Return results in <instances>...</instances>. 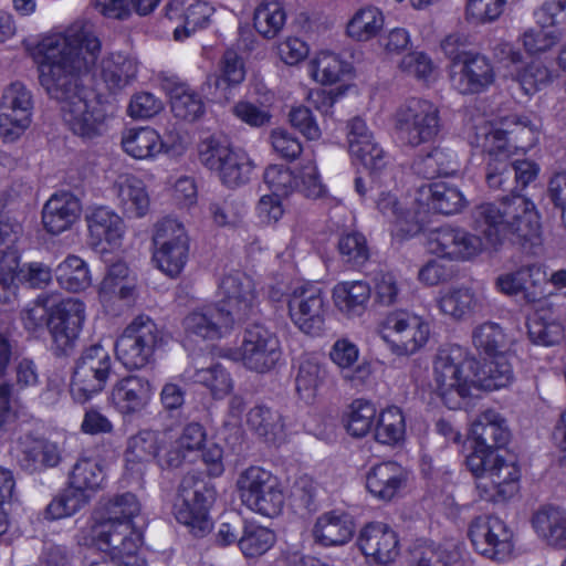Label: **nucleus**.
<instances>
[{"label": "nucleus", "mask_w": 566, "mask_h": 566, "mask_svg": "<svg viewBox=\"0 0 566 566\" xmlns=\"http://www.w3.org/2000/svg\"><path fill=\"white\" fill-rule=\"evenodd\" d=\"M102 44L91 27L74 23L64 32L44 36L36 46L40 83L60 103L64 124L76 136L93 139L106 130L109 118L103 101L80 84L95 65Z\"/></svg>", "instance_id": "nucleus-1"}, {"label": "nucleus", "mask_w": 566, "mask_h": 566, "mask_svg": "<svg viewBox=\"0 0 566 566\" xmlns=\"http://www.w3.org/2000/svg\"><path fill=\"white\" fill-rule=\"evenodd\" d=\"M539 213L528 198L520 195L481 203L472 210V226L479 234L462 228L432 230L427 240L430 253L450 261L465 262L485 248L499 250L505 241L525 245L539 243Z\"/></svg>", "instance_id": "nucleus-2"}, {"label": "nucleus", "mask_w": 566, "mask_h": 566, "mask_svg": "<svg viewBox=\"0 0 566 566\" xmlns=\"http://www.w3.org/2000/svg\"><path fill=\"white\" fill-rule=\"evenodd\" d=\"M532 133L527 117L510 115L500 123L483 122L475 128L472 144L486 154L485 181L491 189H504L512 176L511 144L507 135Z\"/></svg>", "instance_id": "nucleus-3"}, {"label": "nucleus", "mask_w": 566, "mask_h": 566, "mask_svg": "<svg viewBox=\"0 0 566 566\" xmlns=\"http://www.w3.org/2000/svg\"><path fill=\"white\" fill-rule=\"evenodd\" d=\"M476 360L467 348L450 344L441 347L433 360V387L450 409L461 408L476 389Z\"/></svg>", "instance_id": "nucleus-4"}, {"label": "nucleus", "mask_w": 566, "mask_h": 566, "mask_svg": "<svg viewBox=\"0 0 566 566\" xmlns=\"http://www.w3.org/2000/svg\"><path fill=\"white\" fill-rule=\"evenodd\" d=\"M467 465L476 480V489L485 501L506 500L518 489L520 469L499 452L470 453Z\"/></svg>", "instance_id": "nucleus-5"}, {"label": "nucleus", "mask_w": 566, "mask_h": 566, "mask_svg": "<svg viewBox=\"0 0 566 566\" xmlns=\"http://www.w3.org/2000/svg\"><path fill=\"white\" fill-rule=\"evenodd\" d=\"M199 159L229 188L247 184L254 168L244 150L233 148L227 139L217 136H210L200 143Z\"/></svg>", "instance_id": "nucleus-6"}, {"label": "nucleus", "mask_w": 566, "mask_h": 566, "mask_svg": "<svg viewBox=\"0 0 566 566\" xmlns=\"http://www.w3.org/2000/svg\"><path fill=\"white\" fill-rule=\"evenodd\" d=\"M430 333V324L423 316L401 308L387 313L378 326L380 338L397 356L419 352L428 343Z\"/></svg>", "instance_id": "nucleus-7"}, {"label": "nucleus", "mask_w": 566, "mask_h": 566, "mask_svg": "<svg viewBox=\"0 0 566 566\" xmlns=\"http://www.w3.org/2000/svg\"><path fill=\"white\" fill-rule=\"evenodd\" d=\"M235 486L242 504L250 511L266 517H274L282 511L283 490L270 471L251 465L239 473Z\"/></svg>", "instance_id": "nucleus-8"}, {"label": "nucleus", "mask_w": 566, "mask_h": 566, "mask_svg": "<svg viewBox=\"0 0 566 566\" xmlns=\"http://www.w3.org/2000/svg\"><path fill=\"white\" fill-rule=\"evenodd\" d=\"M78 545L94 546L109 555V558L130 562V557H139L137 552L142 545V534L133 523L105 518L88 528H83L76 536Z\"/></svg>", "instance_id": "nucleus-9"}, {"label": "nucleus", "mask_w": 566, "mask_h": 566, "mask_svg": "<svg viewBox=\"0 0 566 566\" xmlns=\"http://www.w3.org/2000/svg\"><path fill=\"white\" fill-rule=\"evenodd\" d=\"M164 343V333L146 315L135 317L115 343L117 359L127 369H140L151 363L154 354Z\"/></svg>", "instance_id": "nucleus-10"}, {"label": "nucleus", "mask_w": 566, "mask_h": 566, "mask_svg": "<svg viewBox=\"0 0 566 566\" xmlns=\"http://www.w3.org/2000/svg\"><path fill=\"white\" fill-rule=\"evenodd\" d=\"M441 128L436 104L423 98H410L395 113V129L401 143L418 147L432 142Z\"/></svg>", "instance_id": "nucleus-11"}, {"label": "nucleus", "mask_w": 566, "mask_h": 566, "mask_svg": "<svg viewBox=\"0 0 566 566\" xmlns=\"http://www.w3.org/2000/svg\"><path fill=\"white\" fill-rule=\"evenodd\" d=\"M212 492L199 474H186L174 502L176 520L189 527L195 536H203L211 530L208 515Z\"/></svg>", "instance_id": "nucleus-12"}, {"label": "nucleus", "mask_w": 566, "mask_h": 566, "mask_svg": "<svg viewBox=\"0 0 566 566\" xmlns=\"http://www.w3.org/2000/svg\"><path fill=\"white\" fill-rule=\"evenodd\" d=\"M156 266L170 277L178 276L189 255V237L181 222L172 218L158 221L153 234Z\"/></svg>", "instance_id": "nucleus-13"}, {"label": "nucleus", "mask_w": 566, "mask_h": 566, "mask_svg": "<svg viewBox=\"0 0 566 566\" xmlns=\"http://www.w3.org/2000/svg\"><path fill=\"white\" fill-rule=\"evenodd\" d=\"M112 369V358L102 345H92L83 350L72 375L70 391L73 399L85 403L103 391Z\"/></svg>", "instance_id": "nucleus-14"}, {"label": "nucleus", "mask_w": 566, "mask_h": 566, "mask_svg": "<svg viewBox=\"0 0 566 566\" xmlns=\"http://www.w3.org/2000/svg\"><path fill=\"white\" fill-rule=\"evenodd\" d=\"M289 317L302 333L319 335L325 328L328 300L322 287L303 284L295 287L287 300Z\"/></svg>", "instance_id": "nucleus-15"}, {"label": "nucleus", "mask_w": 566, "mask_h": 566, "mask_svg": "<svg viewBox=\"0 0 566 566\" xmlns=\"http://www.w3.org/2000/svg\"><path fill=\"white\" fill-rule=\"evenodd\" d=\"M86 319V305L76 297H64L51 304L49 334L56 355H66L76 346Z\"/></svg>", "instance_id": "nucleus-16"}, {"label": "nucleus", "mask_w": 566, "mask_h": 566, "mask_svg": "<svg viewBox=\"0 0 566 566\" xmlns=\"http://www.w3.org/2000/svg\"><path fill=\"white\" fill-rule=\"evenodd\" d=\"M469 537L475 551L489 559L505 562L513 556V531L497 516L485 514L473 518Z\"/></svg>", "instance_id": "nucleus-17"}, {"label": "nucleus", "mask_w": 566, "mask_h": 566, "mask_svg": "<svg viewBox=\"0 0 566 566\" xmlns=\"http://www.w3.org/2000/svg\"><path fill=\"white\" fill-rule=\"evenodd\" d=\"M282 355L279 337L263 325H252L244 332L242 343L233 358L256 373L273 369Z\"/></svg>", "instance_id": "nucleus-18"}, {"label": "nucleus", "mask_w": 566, "mask_h": 566, "mask_svg": "<svg viewBox=\"0 0 566 566\" xmlns=\"http://www.w3.org/2000/svg\"><path fill=\"white\" fill-rule=\"evenodd\" d=\"M495 77L490 59L478 52L462 54L450 66L451 85L463 95L485 92L494 84Z\"/></svg>", "instance_id": "nucleus-19"}, {"label": "nucleus", "mask_w": 566, "mask_h": 566, "mask_svg": "<svg viewBox=\"0 0 566 566\" xmlns=\"http://www.w3.org/2000/svg\"><path fill=\"white\" fill-rule=\"evenodd\" d=\"M221 307L240 323L254 314L258 294L253 280L241 271L224 274L218 285Z\"/></svg>", "instance_id": "nucleus-20"}, {"label": "nucleus", "mask_w": 566, "mask_h": 566, "mask_svg": "<svg viewBox=\"0 0 566 566\" xmlns=\"http://www.w3.org/2000/svg\"><path fill=\"white\" fill-rule=\"evenodd\" d=\"M546 272L538 264L523 265L496 276L495 289L507 296L521 295L525 303H536L546 295Z\"/></svg>", "instance_id": "nucleus-21"}, {"label": "nucleus", "mask_w": 566, "mask_h": 566, "mask_svg": "<svg viewBox=\"0 0 566 566\" xmlns=\"http://www.w3.org/2000/svg\"><path fill=\"white\" fill-rule=\"evenodd\" d=\"M410 203L408 198H399L392 191H382L376 199L378 212L390 223L391 235L398 241L413 238L422 229L419 211Z\"/></svg>", "instance_id": "nucleus-22"}, {"label": "nucleus", "mask_w": 566, "mask_h": 566, "mask_svg": "<svg viewBox=\"0 0 566 566\" xmlns=\"http://www.w3.org/2000/svg\"><path fill=\"white\" fill-rule=\"evenodd\" d=\"M356 543L366 559L376 565L394 563L400 552L397 533L381 522L366 524L359 531Z\"/></svg>", "instance_id": "nucleus-23"}, {"label": "nucleus", "mask_w": 566, "mask_h": 566, "mask_svg": "<svg viewBox=\"0 0 566 566\" xmlns=\"http://www.w3.org/2000/svg\"><path fill=\"white\" fill-rule=\"evenodd\" d=\"M154 396L149 379L139 375H128L115 381L109 392V403L124 417L143 412Z\"/></svg>", "instance_id": "nucleus-24"}, {"label": "nucleus", "mask_w": 566, "mask_h": 566, "mask_svg": "<svg viewBox=\"0 0 566 566\" xmlns=\"http://www.w3.org/2000/svg\"><path fill=\"white\" fill-rule=\"evenodd\" d=\"M138 295V279L126 262L116 261L107 265L98 285V298L104 307H113L116 301L130 306Z\"/></svg>", "instance_id": "nucleus-25"}, {"label": "nucleus", "mask_w": 566, "mask_h": 566, "mask_svg": "<svg viewBox=\"0 0 566 566\" xmlns=\"http://www.w3.org/2000/svg\"><path fill=\"white\" fill-rule=\"evenodd\" d=\"M235 323L219 304H207L190 312L182 324L188 336L214 340L227 336Z\"/></svg>", "instance_id": "nucleus-26"}, {"label": "nucleus", "mask_w": 566, "mask_h": 566, "mask_svg": "<svg viewBox=\"0 0 566 566\" xmlns=\"http://www.w3.org/2000/svg\"><path fill=\"white\" fill-rule=\"evenodd\" d=\"M213 7L202 0H171L165 7V19L174 27V38L182 41L208 24Z\"/></svg>", "instance_id": "nucleus-27"}, {"label": "nucleus", "mask_w": 566, "mask_h": 566, "mask_svg": "<svg viewBox=\"0 0 566 566\" xmlns=\"http://www.w3.org/2000/svg\"><path fill=\"white\" fill-rule=\"evenodd\" d=\"M347 140L350 155L359 160L371 175L386 168L387 155L361 118L355 117L349 122Z\"/></svg>", "instance_id": "nucleus-28"}, {"label": "nucleus", "mask_w": 566, "mask_h": 566, "mask_svg": "<svg viewBox=\"0 0 566 566\" xmlns=\"http://www.w3.org/2000/svg\"><path fill=\"white\" fill-rule=\"evenodd\" d=\"M510 436L506 420L495 410H485L472 423L471 437L474 446L471 453L482 455L499 452L497 449L509 442Z\"/></svg>", "instance_id": "nucleus-29"}, {"label": "nucleus", "mask_w": 566, "mask_h": 566, "mask_svg": "<svg viewBox=\"0 0 566 566\" xmlns=\"http://www.w3.org/2000/svg\"><path fill=\"white\" fill-rule=\"evenodd\" d=\"M408 472L395 461H385L369 468L366 489L375 497L391 501L407 484Z\"/></svg>", "instance_id": "nucleus-30"}, {"label": "nucleus", "mask_w": 566, "mask_h": 566, "mask_svg": "<svg viewBox=\"0 0 566 566\" xmlns=\"http://www.w3.org/2000/svg\"><path fill=\"white\" fill-rule=\"evenodd\" d=\"M85 220L91 238L95 243L106 242L111 248H119L126 233L123 218L106 206L91 207Z\"/></svg>", "instance_id": "nucleus-31"}, {"label": "nucleus", "mask_w": 566, "mask_h": 566, "mask_svg": "<svg viewBox=\"0 0 566 566\" xmlns=\"http://www.w3.org/2000/svg\"><path fill=\"white\" fill-rule=\"evenodd\" d=\"M80 200L71 192L54 193L42 210V222L48 232L60 234L69 230L80 218Z\"/></svg>", "instance_id": "nucleus-32"}, {"label": "nucleus", "mask_w": 566, "mask_h": 566, "mask_svg": "<svg viewBox=\"0 0 566 566\" xmlns=\"http://www.w3.org/2000/svg\"><path fill=\"white\" fill-rule=\"evenodd\" d=\"M137 60L123 52L105 55L99 65V77L111 93H117L130 85L137 77Z\"/></svg>", "instance_id": "nucleus-33"}, {"label": "nucleus", "mask_w": 566, "mask_h": 566, "mask_svg": "<svg viewBox=\"0 0 566 566\" xmlns=\"http://www.w3.org/2000/svg\"><path fill=\"white\" fill-rule=\"evenodd\" d=\"M355 525L352 517L342 511L321 514L313 527L316 543L325 547L347 544L354 535Z\"/></svg>", "instance_id": "nucleus-34"}, {"label": "nucleus", "mask_w": 566, "mask_h": 566, "mask_svg": "<svg viewBox=\"0 0 566 566\" xmlns=\"http://www.w3.org/2000/svg\"><path fill=\"white\" fill-rule=\"evenodd\" d=\"M532 526L547 546L566 549V510L555 505H544L532 516Z\"/></svg>", "instance_id": "nucleus-35"}, {"label": "nucleus", "mask_w": 566, "mask_h": 566, "mask_svg": "<svg viewBox=\"0 0 566 566\" xmlns=\"http://www.w3.org/2000/svg\"><path fill=\"white\" fill-rule=\"evenodd\" d=\"M20 464L30 472L56 467L61 461V451L55 442L44 438L24 436L19 440Z\"/></svg>", "instance_id": "nucleus-36"}, {"label": "nucleus", "mask_w": 566, "mask_h": 566, "mask_svg": "<svg viewBox=\"0 0 566 566\" xmlns=\"http://www.w3.org/2000/svg\"><path fill=\"white\" fill-rule=\"evenodd\" d=\"M119 206L132 218H143L150 209V198L144 181L133 174H120L114 184Z\"/></svg>", "instance_id": "nucleus-37"}, {"label": "nucleus", "mask_w": 566, "mask_h": 566, "mask_svg": "<svg viewBox=\"0 0 566 566\" xmlns=\"http://www.w3.org/2000/svg\"><path fill=\"white\" fill-rule=\"evenodd\" d=\"M120 144L123 150L137 160H151L163 153L165 147L169 150L175 146L163 143V137L150 127L128 128L122 133Z\"/></svg>", "instance_id": "nucleus-38"}, {"label": "nucleus", "mask_w": 566, "mask_h": 566, "mask_svg": "<svg viewBox=\"0 0 566 566\" xmlns=\"http://www.w3.org/2000/svg\"><path fill=\"white\" fill-rule=\"evenodd\" d=\"M419 193L428 200V206L443 214L459 213L469 203L459 187L447 181L422 185Z\"/></svg>", "instance_id": "nucleus-39"}, {"label": "nucleus", "mask_w": 566, "mask_h": 566, "mask_svg": "<svg viewBox=\"0 0 566 566\" xmlns=\"http://www.w3.org/2000/svg\"><path fill=\"white\" fill-rule=\"evenodd\" d=\"M248 428L268 443H281L285 439L282 415L266 406H255L247 415Z\"/></svg>", "instance_id": "nucleus-40"}, {"label": "nucleus", "mask_w": 566, "mask_h": 566, "mask_svg": "<svg viewBox=\"0 0 566 566\" xmlns=\"http://www.w3.org/2000/svg\"><path fill=\"white\" fill-rule=\"evenodd\" d=\"M371 289L365 281H344L333 289L334 304L346 316H359L370 298Z\"/></svg>", "instance_id": "nucleus-41"}, {"label": "nucleus", "mask_w": 566, "mask_h": 566, "mask_svg": "<svg viewBox=\"0 0 566 566\" xmlns=\"http://www.w3.org/2000/svg\"><path fill=\"white\" fill-rule=\"evenodd\" d=\"M476 389L497 390L512 384L514 371L505 353L489 356L482 366L476 361Z\"/></svg>", "instance_id": "nucleus-42"}, {"label": "nucleus", "mask_w": 566, "mask_h": 566, "mask_svg": "<svg viewBox=\"0 0 566 566\" xmlns=\"http://www.w3.org/2000/svg\"><path fill=\"white\" fill-rule=\"evenodd\" d=\"M57 284L71 293H80L87 290L93 277L88 263L75 254H69L54 270Z\"/></svg>", "instance_id": "nucleus-43"}, {"label": "nucleus", "mask_w": 566, "mask_h": 566, "mask_svg": "<svg viewBox=\"0 0 566 566\" xmlns=\"http://www.w3.org/2000/svg\"><path fill=\"white\" fill-rule=\"evenodd\" d=\"M169 440L170 438L167 432L140 430L128 439L126 461L138 463L156 459L158 462L160 452L168 444Z\"/></svg>", "instance_id": "nucleus-44"}, {"label": "nucleus", "mask_w": 566, "mask_h": 566, "mask_svg": "<svg viewBox=\"0 0 566 566\" xmlns=\"http://www.w3.org/2000/svg\"><path fill=\"white\" fill-rule=\"evenodd\" d=\"M385 25L382 11L375 6H364L357 9L346 23L345 33L357 42H368L376 38Z\"/></svg>", "instance_id": "nucleus-45"}, {"label": "nucleus", "mask_w": 566, "mask_h": 566, "mask_svg": "<svg viewBox=\"0 0 566 566\" xmlns=\"http://www.w3.org/2000/svg\"><path fill=\"white\" fill-rule=\"evenodd\" d=\"M437 304L443 315L455 321L465 318L481 305L474 291L464 285L441 292Z\"/></svg>", "instance_id": "nucleus-46"}, {"label": "nucleus", "mask_w": 566, "mask_h": 566, "mask_svg": "<svg viewBox=\"0 0 566 566\" xmlns=\"http://www.w3.org/2000/svg\"><path fill=\"white\" fill-rule=\"evenodd\" d=\"M245 78V69L242 59L232 50L224 52L221 61V74L209 76L207 84L213 80L216 98L230 101L232 88L240 85Z\"/></svg>", "instance_id": "nucleus-47"}, {"label": "nucleus", "mask_w": 566, "mask_h": 566, "mask_svg": "<svg viewBox=\"0 0 566 566\" xmlns=\"http://www.w3.org/2000/svg\"><path fill=\"white\" fill-rule=\"evenodd\" d=\"M350 64L338 54L324 50L317 52L308 62V74L317 83L332 85L350 72Z\"/></svg>", "instance_id": "nucleus-48"}, {"label": "nucleus", "mask_w": 566, "mask_h": 566, "mask_svg": "<svg viewBox=\"0 0 566 566\" xmlns=\"http://www.w3.org/2000/svg\"><path fill=\"white\" fill-rule=\"evenodd\" d=\"M325 375L326 371L316 357L302 356L295 375V387L300 397L312 400L323 384Z\"/></svg>", "instance_id": "nucleus-49"}, {"label": "nucleus", "mask_w": 566, "mask_h": 566, "mask_svg": "<svg viewBox=\"0 0 566 566\" xmlns=\"http://www.w3.org/2000/svg\"><path fill=\"white\" fill-rule=\"evenodd\" d=\"M564 36L559 28L542 27L535 22L520 35V42L526 54L541 56L553 51Z\"/></svg>", "instance_id": "nucleus-50"}, {"label": "nucleus", "mask_w": 566, "mask_h": 566, "mask_svg": "<svg viewBox=\"0 0 566 566\" xmlns=\"http://www.w3.org/2000/svg\"><path fill=\"white\" fill-rule=\"evenodd\" d=\"M275 541V534L269 527L255 522H245L238 546L247 558H255L270 551Z\"/></svg>", "instance_id": "nucleus-51"}, {"label": "nucleus", "mask_w": 566, "mask_h": 566, "mask_svg": "<svg viewBox=\"0 0 566 566\" xmlns=\"http://www.w3.org/2000/svg\"><path fill=\"white\" fill-rule=\"evenodd\" d=\"M285 21V10L277 0H262L254 10V28L265 39H274L283 29Z\"/></svg>", "instance_id": "nucleus-52"}, {"label": "nucleus", "mask_w": 566, "mask_h": 566, "mask_svg": "<svg viewBox=\"0 0 566 566\" xmlns=\"http://www.w3.org/2000/svg\"><path fill=\"white\" fill-rule=\"evenodd\" d=\"M406 434L405 416L400 408L388 407L380 411L375 424V439L387 446H396L403 441Z\"/></svg>", "instance_id": "nucleus-53"}, {"label": "nucleus", "mask_w": 566, "mask_h": 566, "mask_svg": "<svg viewBox=\"0 0 566 566\" xmlns=\"http://www.w3.org/2000/svg\"><path fill=\"white\" fill-rule=\"evenodd\" d=\"M103 481V468L98 461L91 458L78 459L69 476V485L84 494L97 491Z\"/></svg>", "instance_id": "nucleus-54"}, {"label": "nucleus", "mask_w": 566, "mask_h": 566, "mask_svg": "<svg viewBox=\"0 0 566 566\" xmlns=\"http://www.w3.org/2000/svg\"><path fill=\"white\" fill-rule=\"evenodd\" d=\"M20 256L9 244L0 254V304L9 305L17 301Z\"/></svg>", "instance_id": "nucleus-55"}, {"label": "nucleus", "mask_w": 566, "mask_h": 566, "mask_svg": "<svg viewBox=\"0 0 566 566\" xmlns=\"http://www.w3.org/2000/svg\"><path fill=\"white\" fill-rule=\"evenodd\" d=\"M514 80L526 96H533L552 83L553 75L544 62L532 60L516 72Z\"/></svg>", "instance_id": "nucleus-56"}, {"label": "nucleus", "mask_w": 566, "mask_h": 566, "mask_svg": "<svg viewBox=\"0 0 566 566\" xmlns=\"http://www.w3.org/2000/svg\"><path fill=\"white\" fill-rule=\"evenodd\" d=\"M170 104L175 117L186 122L199 119L206 111L202 98L186 86H179L175 90Z\"/></svg>", "instance_id": "nucleus-57"}, {"label": "nucleus", "mask_w": 566, "mask_h": 566, "mask_svg": "<svg viewBox=\"0 0 566 566\" xmlns=\"http://www.w3.org/2000/svg\"><path fill=\"white\" fill-rule=\"evenodd\" d=\"M472 342L478 350L489 357L504 353L506 336L497 323L485 322L473 329Z\"/></svg>", "instance_id": "nucleus-58"}, {"label": "nucleus", "mask_w": 566, "mask_h": 566, "mask_svg": "<svg viewBox=\"0 0 566 566\" xmlns=\"http://www.w3.org/2000/svg\"><path fill=\"white\" fill-rule=\"evenodd\" d=\"M159 0H95V8L105 17L124 19L135 10L140 15L150 13Z\"/></svg>", "instance_id": "nucleus-59"}, {"label": "nucleus", "mask_w": 566, "mask_h": 566, "mask_svg": "<svg viewBox=\"0 0 566 566\" xmlns=\"http://www.w3.org/2000/svg\"><path fill=\"white\" fill-rule=\"evenodd\" d=\"M377 416L376 406L365 399H356L352 402L347 419V431L353 437H365L369 433Z\"/></svg>", "instance_id": "nucleus-60"}, {"label": "nucleus", "mask_w": 566, "mask_h": 566, "mask_svg": "<svg viewBox=\"0 0 566 566\" xmlns=\"http://www.w3.org/2000/svg\"><path fill=\"white\" fill-rule=\"evenodd\" d=\"M457 168L455 154L442 148H433L426 156L416 163L418 174L426 178H433L439 175H448Z\"/></svg>", "instance_id": "nucleus-61"}, {"label": "nucleus", "mask_w": 566, "mask_h": 566, "mask_svg": "<svg viewBox=\"0 0 566 566\" xmlns=\"http://www.w3.org/2000/svg\"><path fill=\"white\" fill-rule=\"evenodd\" d=\"M31 122L32 113L0 105V137L4 143L18 140Z\"/></svg>", "instance_id": "nucleus-62"}, {"label": "nucleus", "mask_w": 566, "mask_h": 566, "mask_svg": "<svg viewBox=\"0 0 566 566\" xmlns=\"http://www.w3.org/2000/svg\"><path fill=\"white\" fill-rule=\"evenodd\" d=\"M90 495L78 492L70 486L59 496L53 499L46 507V516L51 520H60L74 515L88 501Z\"/></svg>", "instance_id": "nucleus-63"}, {"label": "nucleus", "mask_w": 566, "mask_h": 566, "mask_svg": "<svg viewBox=\"0 0 566 566\" xmlns=\"http://www.w3.org/2000/svg\"><path fill=\"white\" fill-rule=\"evenodd\" d=\"M455 559L457 554L449 547L424 543L415 547L411 563L412 566H452Z\"/></svg>", "instance_id": "nucleus-64"}]
</instances>
